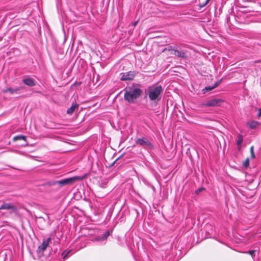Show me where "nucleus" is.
<instances>
[{"instance_id": "nucleus-1", "label": "nucleus", "mask_w": 261, "mask_h": 261, "mask_svg": "<svg viewBox=\"0 0 261 261\" xmlns=\"http://www.w3.org/2000/svg\"><path fill=\"white\" fill-rule=\"evenodd\" d=\"M124 91V99L129 103H134L135 100L138 99L142 93V90L137 85H133L132 86L125 89Z\"/></svg>"}, {"instance_id": "nucleus-2", "label": "nucleus", "mask_w": 261, "mask_h": 261, "mask_svg": "<svg viewBox=\"0 0 261 261\" xmlns=\"http://www.w3.org/2000/svg\"><path fill=\"white\" fill-rule=\"evenodd\" d=\"M163 90L161 85L153 84L147 87L146 92L151 101L157 102L161 99Z\"/></svg>"}, {"instance_id": "nucleus-3", "label": "nucleus", "mask_w": 261, "mask_h": 261, "mask_svg": "<svg viewBox=\"0 0 261 261\" xmlns=\"http://www.w3.org/2000/svg\"><path fill=\"white\" fill-rule=\"evenodd\" d=\"M85 176H75L72 177H70L68 178H66L64 179H62L61 180H57L55 181L51 182V185H55L56 184H58L59 186V187L64 186L65 185H72L74 182L77 180H81L84 178Z\"/></svg>"}, {"instance_id": "nucleus-4", "label": "nucleus", "mask_w": 261, "mask_h": 261, "mask_svg": "<svg viewBox=\"0 0 261 261\" xmlns=\"http://www.w3.org/2000/svg\"><path fill=\"white\" fill-rule=\"evenodd\" d=\"M223 101V100L220 98H214L201 103V105L207 107H219L221 105Z\"/></svg>"}, {"instance_id": "nucleus-5", "label": "nucleus", "mask_w": 261, "mask_h": 261, "mask_svg": "<svg viewBox=\"0 0 261 261\" xmlns=\"http://www.w3.org/2000/svg\"><path fill=\"white\" fill-rule=\"evenodd\" d=\"M135 142L136 144L142 146L143 147L147 146L150 149L153 148L152 144L146 138H138L136 140Z\"/></svg>"}, {"instance_id": "nucleus-6", "label": "nucleus", "mask_w": 261, "mask_h": 261, "mask_svg": "<svg viewBox=\"0 0 261 261\" xmlns=\"http://www.w3.org/2000/svg\"><path fill=\"white\" fill-rule=\"evenodd\" d=\"M50 241V238H48L45 240H43L42 244L37 248V252L38 253H42L46 249Z\"/></svg>"}, {"instance_id": "nucleus-7", "label": "nucleus", "mask_w": 261, "mask_h": 261, "mask_svg": "<svg viewBox=\"0 0 261 261\" xmlns=\"http://www.w3.org/2000/svg\"><path fill=\"white\" fill-rule=\"evenodd\" d=\"M136 74L137 72L136 71H130L126 73H123L120 79L122 81L132 80Z\"/></svg>"}, {"instance_id": "nucleus-8", "label": "nucleus", "mask_w": 261, "mask_h": 261, "mask_svg": "<svg viewBox=\"0 0 261 261\" xmlns=\"http://www.w3.org/2000/svg\"><path fill=\"white\" fill-rule=\"evenodd\" d=\"M10 210V213H14L17 210L15 206L10 203H4L0 207V210Z\"/></svg>"}, {"instance_id": "nucleus-9", "label": "nucleus", "mask_w": 261, "mask_h": 261, "mask_svg": "<svg viewBox=\"0 0 261 261\" xmlns=\"http://www.w3.org/2000/svg\"><path fill=\"white\" fill-rule=\"evenodd\" d=\"M175 56L178 57H180L183 59H185L187 57V51L183 50H178L177 49L173 50V53H172Z\"/></svg>"}, {"instance_id": "nucleus-10", "label": "nucleus", "mask_w": 261, "mask_h": 261, "mask_svg": "<svg viewBox=\"0 0 261 261\" xmlns=\"http://www.w3.org/2000/svg\"><path fill=\"white\" fill-rule=\"evenodd\" d=\"M22 82L25 85L30 87H33L35 85L34 80L30 77L23 79Z\"/></svg>"}, {"instance_id": "nucleus-11", "label": "nucleus", "mask_w": 261, "mask_h": 261, "mask_svg": "<svg viewBox=\"0 0 261 261\" xmlns=\"http://www.w3.org/2000/svg\"><path fill=\"white\" fill-rule=\"evenodd\" d=\"M110 235V232L109 231H107L106 232H105L103 234L101 235V236H98L95 238V240L97 241H103L108 238V237Z\"/></svg>"}, {"instance_id": "nucleus-12", "label": "nucleus", "mask_w": 261, "mask_h": 261, "mask_svg": "<svg viewBox=\"0 0 261 261\" xmlns=\"http://www.w3.org/2000/svg\"><path fill=\"white\" fill-rule=\"evenodd\" d=\"M79 108V105L77 103L73 104L70 108L67 110V114L71 115L73 113L74 111Z\"/></svg>"}, {"instance_id": "nucleus-13", "label": "nucleus", "mask_w": 261, "mask_h": 261, "mask_svg": "<svg viewBox=\"0 0 261 261\" xmlns=\"http://www.w3.org/2000/svg\"><path fill=\"white\" fill-rule=\"evenodd\" d=\"M220 83V81H218L217 82H216L213 86H207V87H206L203 90V91H211L213 89H214V88H216L217 87H218L219 84Z\"/></svg>"}, {"instance_id": "nucleus-14", "label": "nucleus", "mask_w": 261, "mask_h": 261, "mask_svg": "<svg viewBox=\"0 0 261 261\" xmlns=\"http://www.w3.org/2000/svg\"><path fill=\"white\" fill-rule=\"evenodd\" d=\"M20 89H21V88H20V87L16 88V89H12V88H7L6 89L4 90L3 92L4 93L10 92L11 94H13L14 93L17 92V91H18Z\"/></svg>"}, {"instance_id": "nucleus-15", "label": "nucleus", "mask_w": 261, "mask_h": 261, "mask_svg": "<svg viewBox=\"0 0 261 261\" xmlns=\"http://www.w3.org/2000/svg\"><path fill=\"white\" fill-rule=\"evenodd\" d=\"M259 124V123L256 121H252L248 123L249 127L252 129L255 128Z\"/></svg>"}, {"instance_id": "nucleus-16", "label": "nucleus", "mask_w": 261, "mask_h": 261, "mask_svg": "<svg viewBox=\"0 0 261 261\" xmlns=\"http://www.w3.org/2000/svg\"><path fill=\"white\" fill-rule=\"evenodd\" d=\"M18 140H23L26 141V137L23 135H18L13 138L14 141H17Z\"/></svg>"}, {"instance_id": "nucleus-17", "label": "nucleus", "mask_w": 261, "mask_h": 261, "mask_svg": "<svg viewBox=\"0 0 261 261\" xmlns=\"http://www.w3.org/2000/svg\"><path fill=\"white\" fill-rule=\"evenodd\" d=\"M243 136L239 134L238 136V139L237 140V144L238 145H240L243 142Z\"/></svg>"}, {"instance_id": "nucleus-18", "label": "nucleus", "mask_w": 261, "mask_h": 261, "mask_svg": "<svg viewBox=\"0 0 261 261\" xmlns=\"http://www.w3.org/2000/svg\"><path fill=\"white\" fill-rule=\"evenodd\" d=\"M250 153H251V157L252 159L255 158V154L254 152V147L252 146L250 148Z\"/></svg>"}, {"instance_id": "nucleus-19", "label": "nucleus", "mask_w": 261, "mask_h": 261, "mask_svg": "<svg viewBox=\"0 0 261 261\" xmlns=\"http://www.w3.org/2000/svg\"><path fill=\"white\" fill-rule=\"evenodd\" d=\"M243 165L245 167L247 168L249 165V159H247L244 162Z\"/></svg>"}, {"instance_id": "nucleus-20", "label": "nucleus", "mask_w": 261, "mask_h": 261, "mask_svg": "<svg viewBox=\"0 0 261 261\" xmlns=\"http://www.w3.org/2000/svg\"><path fill=\"white\" fill-rule=\"evenodd\" d=\"M256 110L257 111V117L259 118L261 116V109L256 108Z\"/></svg>"}, {"instance_id": "nucleus-21", "label": "nucleus", "mask_w": 261, "mask_h": 261, "mask_svg": "<svg viewBox=\"0 0 261 261\" xmlns=\"http://www.w3.org/2000/svg\"><path fill=\"white\" fill-rule=\"evenodd\" d=\"M255 250H250L249 252H248V253L249 254H250L252 257H253L254 256V253H255Z\"/></svg>"}, {"instance_id": "nucleus-22", "label": "nucleus", "mask_w": 261, "mask_h": 261, "mask_svg": "<svg viewBox=\"0 0 261 261\" xmlns=\"http://www.w3.org/2000/svg\"><path fill=\"white\" fill-rule=\"evenodd\" d=\"M69 251H68L65 255H64V252L62 253V255L63 256V258H65L66 257V256H67L68 254L69 253Z\"/></svg>"}, {"instance_id": "nucleus-23", "label": "nucleus", "mask_w": 261, "mask_h": 261, "mask_svg": "<svg viewBox=\"0 0 261 261\" xmlns=\"http://www.w3.org/2000/svg\"><path fill=\"white\" fill-rule=\"evenodd\" d=\"M168 50L169 51H173V50H174V49L172 48V46H170V47H169Z\"/></svg>"}, {"instance_id": "nucleus-24", "label": "nucleus", "mask_w": 261, "mask_h": 261, "mask_svg": "<svg viewBox=\"0 0 261 261\" xmlns=\"http://www.w3.org/2000/svg\"><path fill=\"white\" fill-rule=\"evenodd\" d=\"M210 0H206L205 2L204 3L203 6H206L207 4L210 2Z\"/></svg>"}, {"instance_id": "nucleus-25", "label": "nucleus", "mask_w": 261, "mask_h": 261, "mask_svg": "<svg viewBox=\"0 0 261 261\" xmlns=\"http://www.w3.org/2000/svg\"><path fill=\"white\" fill-rule=\"evenodd\" d=\"M203 4H204V3H203V4H202L200 5V7H204L205 6H203Z\"/></svg>"}, {"instance_id": "nucleus-26", "label": "nucleus", "mask_w": 261, "mask_h": 261, "mask_svg": "<svg viewBox=\"0 0 261 261\" xmlns=\"http://www.w3.org/2000/svg\"><path fill=\"white\" fill-rule=\"evenodd\" d=\"M137 23H138V21H136V22L134 23V25H136V24H137Z\"/></svg>"}]
</instances>
